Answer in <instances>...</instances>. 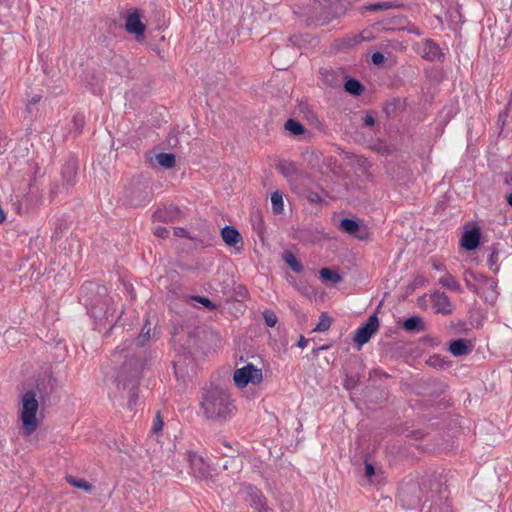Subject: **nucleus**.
I'll list each match as a JSON object with an SVG mask.
<instances>
[{
	"label": "nucleus",
	"mask_w": 512,
	"mask_h": 512,
	"mask_svg": "<svg viewBox=\"0 0 512 512\" xmlns=\"http://www.w3.org/2000/svg\"><path fill=\"white\" fill-rule=\"evenodd\" d=\"M402 329L409 333H418L424 331L425 325L423 319L420 316H411L404 320L402 323Z\"/></svg>",
	"instance_id": "393cba45"
},
{
	"label": "nucleus",
	"mask_w": 512,
	"mask_h": 512,
	"mask_svg": "<svg viewBox=\"0 0 512 512\" xmlns=\"http://www.w3.org/2000/svg\"><path fill=\"white\" fill-rule=\"evenodd\" d=\"M247 501L250 503V505L258 510H266V499L261 493L260 490L256 488H249Z\"/></svg>",
	"instance_id": "5701e85b"
},
{
	"label": "nucleus",
	"mask_w": 512,
	"mask_h": 512,
	"mask_svg": "<svg viewBox=\"0 0 512 512\" xmlns=\"http://www.w3.org/2000/svg\"><path fill=\"white\" fill-rule=\"evenodd\" d=\"M308 343V340L304 336H300V339L297 343V346L300 348H304Z\"/></svg>",
	"instance_id": "13d9d810"
},
{
	"label": "nucleus",
	"mask_w": 512,
	"mask_h": 512,
	"mask_svg": "<svg viewBox=\"0 0 512 512\" xmlns=\"http://www.w3.org/2000/svg\"><path fill=\"white\" fill-rule=\"evenodd\" d=\"M433 267H434L435 269H437V270H441L442 268H444V267H443V265H441V264H436V263H434V264H433Z\"/></svg>",
	"instance_id": "e2e57ef3"
},
{
	"label": "nucleus",
	"mask_w": 512,
	"mask_h": 512,
	"mask_svg": "<svg viewBox=\"0 0 512 512\" xmlns=\"http://www.w3.org/2000/svg\"><path fill=\"white\" fill-rule=\"evenodd\" d=\"M431 300L435 313L449 315L453 312L454 306L444 292L435 291L431 294Z\"/></svg>",
	"instance_id": "dca6fc26"
},
{
	"label": "nucleus",
	"mask_w": 512,
	"mask_h": 512,
	"mask_svg": "<svg viewBox=\"0 0 512 512\" xmlns=\"http://www.w3.org/2000/svg\"><path fill=\"white\" fill-rule=\"evenodd\" d=\"M223 444L228 449L226 452H223L224 456L235 458L239 454V450L230 446L228 442L224 441Z\"/></svg>",
	"instance_id": "49530a36"
},
{
	"label": "nucleus",
	"mask_w": 512,
	"mask_h": 512,
	"mask_svg": "<svg viewBox=\"0 0 512 512\" xmlns=\"http://www.w3.org/2000/svg\"><path fill=\"white\" fill-rule=\"evenodd\" d=\"M479 295L487 304L493 305L496 303L498 299V291H497V282L488 277L484 283H482L480 287V293H476Z\"/></svg>",
	"instance_id": "f3484780"
},
{
	"label": "nucleus",
	"mask_w": 512,
	"mask_h": 512,
	"mask_svg": "<svg viewBox=\"0 0 512 512\" xmlns=\"http://www.w3.org/2000/svg\"><path fill=\"white\" fill-rule=\"evenodd\" d=\"M374 149L381 155H388L391 152L390 148L383 142L375 144Z\"/></svg>",
	"instance_id": "09e8293b"
},
{
	"label": "nucleus",
	"mask_w": 512,
	"mask_h": 512,
	"mask_svg": "<svg viewBox=\"0 0 512 512\" xmlns=\"http://www.w3.org/2000/svg\"><path fill=\"white\" fill-rule=\"evenodd\" d=\"M235 385L239 388L246 387L249 383L257 385L262 382V370L249 363L236 369L233 376Z\"/></svg>",
	"instance_id": "423d86ee"
},
{
	"label": "nucleus",
	"mask_w": 512,
	"mask_h": 512,
	"mask_svg": "<svg viewBox=\"0 0 512 512\" xmlns=\"http://www.w3.org/2000/svg\"><path fill=\"white\" fill-rule=\"evenodd\" d=\"M328 347H329V346H327V345H323V346H321V347L314 348L312 353H313V355H314V356H317V355H318V353H319V351H321V350H326V349H328Z\"/></svg>",
	"instance_id": "bf43d9fd"
},
{
	"label": "nucleus",
	"mask_w": 512,
	"mask_h": 512,
	"mask_svg": "<svg viewBox=\"0 0 512 512\" xmlns=\"http://www.w3.org/2000/svg\"><path fill=\"white\" fill-rule=\"evenodd\" d=\"M127 203L138 207L148 204L152 199V189L149 185L136 182L132 183L126 193Z\"/></svg>",
	"instance_id": "6e6552de"
},
{
	"label": "nucleus",
	"mask_w": 512,
	"mask_h": 512,
	"mask_svg": "<svg viewBox=\"0 0 512 512\" xmlns=\"http://www.w3.org/2000/svg\"><path fill=\"white\" fill-rule=\"evenodd\" d=\"M378 328L379 319L376 313H374L373 315L369 316L367 321L356 330L355 336L353 338L354 342L359 346L364 345L370 340L372 335L377 332Z\"/></svg>",
	"instance_id": "9d476101"
},
{
	"label": "nucleus",
	"mask_w": 512,
	"mask_h": 512,
	"mask_svg": "<svg viewBox=\"0 0 512 512\" xmlns=\"http://www.w3.org/2000/svg\"><path fill=\"white\" fill-rule=\"evenodd\" d=\"M174 234L178 237L188 238V232L186 229L182 227H175L174 228Z\"/></svg>",
	"instance_id": "5fc2aeb1"
},
{
	"label": "nucleus",
	"mask_w": 512,
	"mask_h": 512,
	"mask_svg": "<svg viewBox=\"0 0 512 512\" xmlns=\"http://www.w3.org/2000/svg\"><path fill=\"white\" fill-rule=\"evenodd\" d=\"M194 299L209 310L216 308V305L207 297L195 296Z\"/></svg>",
	"instance_id": "a18cd8bd"
},
{
	"label": "nucleus",
	"mask_w": 512,
	"mask_h": 512,
	"mask_svg": "<svg viewBox=\"0 0 512 512\" xmlns=\"http://www.w3.org/2000/svg\"><path fill=\"white\" fill-rule=\"evenodd\" d=\"M221 237L223 241L231 247H236L237 244L242 243V236L234 226L226 225L223 227Z\"/></svg>",
	"instance_id": "412c9836"
},
{
	"label": "nucleus",
	"mask_w": 512,
	"mask_h": 512,
	"mask_svg": "<svg viewBox=\"0 0 512 512\" xmlns=\"http://www.w3.org/2000/svg\"><path fill=\"white\" fill-rule=\"evenodd\" d=\"M487 278L488 276L474 270H466L463 275L466 287L473 293H480V287Z\"/></svg>",
	"instance_id": "6ab92c4d"
},
{
	"label": "nucleus",
	"mask_w": 512,
	"mask_h": 512,
	"mask_svg": "<svg viewBox=\"0 0 512 512\" xmlns=\"http://www.w3.org/2000/svg\"><path fill=\"white\" fill-rule=\"evenodd\" d=\"M363 123L366 126H373L375 124V119L372 114H366L363 118Z\"/></svg>",
	"instance_id": "6e6d98bb"
},
{
	"label": "nucleus",
	"mask_w": 512,
	"mask_h": 512,
	"mask_svg": "<svg viewBox=\"0 0 512 512\" xmlns=\"http://www.w3.org/2000/svg\"><path fill=\"white\" fill-rule=\"evenodd\" d=\"M407 437H411V438H414V439H422L424 437V433L420 430H415V431H411Z\"/></svg>",
	"instance_id": "4d7b16f0"
},
{
	"label": "nucleus",
	"mask_w": 512,
	"mask_h": 512,
	"mask_svg": "<svg viewBox=\"0 0 512 512\" xmlns=\"http://www.w3.org/2000/svg\"><path fill=\"white\" fill-rule=\"evenodd\" d=\"M163 426H164V422H163V419H162V416H161V412L157 411V413L155 415V418L153 420V425L151 427V432L153 434H158L163 429Z\"/></svg>",
	"instance_id": "a19ab883"
},
{
	"label": "nucleus",
	"mask_w": 512,
	"mask_h": 512,
	"mask_svg": "<svg viewBox=\"0 0 512 512\" xmlns=\"http://www.w3.org/2000/svg\"><path fill=\"white\" fill-rule=\"evenodd\" d=\"M498 249L495 245H493L491 248H490V254L488 256V259H487V263H488V266L490 269H492L494 272H497L498 271V267H495L493 268L494 266H496L497 262H498Z\"/></svg>",
	"instance_id": "4c0bfd02"
},
{
	"label": "nucleus",
	"mask_w": 512,
	"mask_h": 512,
	"mask_svg": "<svg viewBox=\"0 0 512 512\" xmlns=\"http://www.w3.org/2000/svg\"><path fill=\"white\" fill-rule=\"evenodd\" d=\"M448 350L454 356H463L471 351V345L467 339L459 338L450 342Z\"/></svg>",
	"instance_id": "4be33fe9"
},
{
	"label": "nucleus",
	"mask_w": 512,
	"mask_h": 512,
	"mask_svg": "<svg viewBox=\"0 0 512 512\" xmlns=\"http://www.w3.org/2000/svg\"><path fill=\"white\" fill-rule=\"evenodd\" d=\"M364 470H365V476L370 479L372 476L375 475V468L372 463L365 460L364 462Z\"/></svg>",
	"instance_id": "3c124183"
},
{
	"label": "nucleus",
	"mask_w": 512,
	"mask_h": 512,
	"mask_svg": "<svg viewBox=\"0 0 512 512\" xmlns=\"http://www.w3.org/2000/svg\"><path fill=\"white\" fill-rule=\"evenodd\" d=\"M263 318H264L265 324L268 327H274L278 322V317L273 310H265L263 312Z\"/></svg>",
	"instance_id": "ea45409f"
},
{
	"label": "nucleus",
	"mask_w": 512,
	"mask_h": 512,
	"mask_svg": "<svg viewBox=\"0 0 512 512\" xmlns=\"http://www.w3.org/2000/svg\"><path fill=\"white\" fill-rule=\"evenodd\" d=\"M40 98H41L40 96H35V97H33V98L31 99V103L35 104V103L39 102V101H40Z\"/></svg>",
	"instance_id": "052dcab7"
},
{
	"label": "nucleus",
	"mask_w": 512,
	"mask_h": 512,
	"mask_svg": "<svg viewBox=\"0 0 512 512\" xmlns=\"http://www.w3.org/2000/svg\"><path fill=\"white\" fill-rule=\"evenodd\" d=\"M322 81L330 87H339L341 85V74L332 69H320Z\"/></svg>",
	"instance_id": "bb28decb"
},
{
	"label": "nucleus",
	"mask_w": 512,
	"mask_h": 512,
	"mask_svg": "<svg viewBox=\"0 0 512 512\" xmlns=\"http://www.w3.org/2000/svg\"><path fill=\"white\" fill-rule=\"evenodd\" d=\"M400 4L396 1H383L371 3L360 7V11L378 12L399 8Z\"/></svg>",
	"instance_id": "a878e982"
},
{
	"label": "nucleus",
	"mask_w": 512,
	"mask_h": 512,
	"mask_svg": "<svg viewBox=\"0 0 512 512\" xmlns=\"http://www.w3.org/2000/svg\"><path fill=\"white\" fill-rule=\"evenodd\" d=\"M144 363L137 357H130L120 367L115 383L121 398H127V407L133 409L138 401V389Z\"/></svg>",
	"instance_id": "f03ea898"
},
{
	"label": "nucleus",
	"mask_w": 512,
	"mask_h": 512,
	"mask_svg": "<svg viewBox=\"0 0 512 512\" xmlns=\"http://www.w3.org/2000/svg\"><path fill=\"white\" fill-rule=\"evenodd\" d=\"M439 283L443 287H445L453 292H456V293L462 292V287H461L460 283L455 279L454 276H452L449 273H445L443 276H441L439 278Z\"/></svg>",
	"instance_id": "c85d7f7f"
},
{
	"label": "nucleus",
	"mask_w": 512,
	"mask_h": 512,
	"mask_svg": "<svg viewBox=\"0 0 512 512\" xmlns=\"http://www.w3.org/2000/svg\"><path fill=\"white\" fill-rule=\"evenodd\" d=\"M285 130H287L293 136H299L305 132L304 125L295 119H288L284 124Z\"/></svg>",
	"instance_id": "2f4dec72"
},
{
	"label": "nucleus",
	"mask_w": 512,
	"mask_h": 512,
	"mask_svg": "<svg viewBox=\"0 0 512 512\" xmlns=\"http://www.w3.org/2000/svg\"><path fill=\"white\" fill-rule=\"evenodd\" d=\"M508 113H509V105H506V107L504 108L503 111H501L498 115V118H497V126L502 130L506 121H507V118H508Z\"/></svg>",
	"instance_id": "79ce46f5"
},
{
	"label": "nucleus",
	"mask_w": 512,
	"mask_h": 512,
	"mask_svg": "<svg viewBox=\"0 0 512 512\" xmlns=\"http://www.w3.org/2000/svg\"><path fill=\"white\" fill-rule=\"evenodd\" d=\"M507 202L512 207V192L507 196Z\"/></svg>",
	"instance_id": "680f3d73"
},
{
	"label": "nucleus",
	"mask_w": 512,
	"mask_h": 512,
	"mask_svg": "<svg viewBox=\"0 0 512 512\" xmlns=\"http://www.w3.org/2000/svg\"><path fill=\"white\" fill-rule=\"evenodd\" d=\"M306 198L311 204H320L323 202V198L315 191H308Z\"/></svg>",
	"instance_id": "c03bdc74"
},
{
	"label": "nucleus",
	"mask_w": 512,
	"mask_h": 512,
	"mask_svg": "<svg viewBox=\"0 0 512 512\" xmlns=\"http://www.w3.org/2000/svg\"><path fill=\"white\" fill-rule=\"evenodd\" d=\"M152 217L154 222L173 223L181 219L182 212L178 206L169 204L158 207Z\"/></svg>",
	"instance_id": "f8f14e48"
},
{
	"label": "nucleus",
	"mask_w": 512,
	"mask_h": 512,
	"mask_svg": "<svg viewBox=\"0 0 512 512\" xmlns=\"http://www.w3.org/2000/svg\"><path fill=\"white\" fill-rule=\"evenodd\" d=\"M154 235L159 238H166L169 235V230L166 227L163 226H157L154 229Z\"/></svg>",
	"instance_id": "8fccbe9b"
},
{
	"label": "nucleus",
	"mask_w": 512,
	"mask_h": 512,
	"mask_svg": "<svg viewBox=\"0 0 512 512\" xmlns=\"http://www.w3.org/2000/svg\"><path fill=\"white\" fill-rule=\"evenodd\" d=\"M320 277L324 281H330L332 283H339L342 280L341 275L329 268H322L320 270Z\"/></svg>",
	"instance_id": "f704fd0d"
},
{
	"label": "nucleus",
	"mask_w": 512,
	"mask_h": 512,
	"mask_svg": "<svg viewBox=\"0 0 512 512\" xmlns=\"http://www.w3.org/2000/svg\"><path fill=\"white\" fill-rule=\"evenodd\" d=\"M481 232L478 227H473L463 233L461 246L467 251L475 250L480 244Z\"/></svg>",
	"instance_id": "aec40b11"
},
{
	"label": "nucleus",
	"mask_w": 512,
	"mask_h": 512,
	"mask_svg": "<svg viewBox=\"0 0 512 512\" xmlns=\"http://www.w3.org/2000/svg\"><path fill=\"white\" fill-rule=\"evenodd\" d=\"M276 169L286 178L298 174V167L294 162L281 160L276 164Z\"/></svg>",
	"instance_id": "cd10ccee"
},
{
	"label": "nucleus",
	"mask_w": 512,
	"mask_h": 512,
	"mask_svg": "<svg viewBox=\"0 0 512 512\" xmlns=\"http://www.w3.org/2000/svg\"><path fill=\"white\" fill-rule=\"evenodd\" d=\"M427 363L432 366V367H440L442 368L443 367V361L442 359L439 357V356H432L429 358V360L427 361Z\"/></svg>",
	"instance_id": "603ef678"
},
{
	"label": "nucleus",
	"mask_w": 512,
	"mask_h": 512,
	"mask_svg": "<svg viewBox=\"0 0 512 512\" xmlns=\"http://www.w3.org/2000/svg\"><path fill=\"white\" fill-rule=\"evenodd\" d=\"M418 52L421 57L428 61H442L444 53L439 45L432 39H426L419 45Z\"/></svg>",
	"instance_id": "ddd939ff"
},
{
	"label": "nucleus",
	"mask_w": 512,
	"mask_h": 512,
	"mask_svg": "<svg viewBox=\"0 0 512 512\" xmlns=\"http://www.w3.org/2000/svg\"><path fill=\"white\" fill-rule=\"evenodd\" d=\"M272 210L275 214L282 213L284 209L283 195L280 191H275L271 194Z\"/></svg>",
	"instance_id": "72a5a7b5"
},
{
	"label": "nucleus",
	"mask_w": 512,
	"mask_h": 512,
	"mask_svg": "<svg viewBox=\"0 0 512 512\" xmlns=\"http://www.w3.org/2000/svg\"><path fill=\"white\" fill-rule=\"evenodd\" d=\"M398 496L403 507L413 509L422 499V487L415 482L407 483L400 487Z\"/></svg>",
	"instance_id": "1a4fd4ad"
},
{
	"label": "nucleus",
	"mask_w": 512,
	"mask_h": 512,
	"mask_svg": "<svg viewBox=\"0 0 512 512\" xmlns=\"http://www.w3.org/2000/svg\"><path fill=\"white\" fill-rule=\"evenodd\" d=\"M158 164L164 168H172L175 166V155L172 153H159L156 155Z\"/></svg>",
	"instance_id": "473e14b6"
},
{
	"label": "nucleus",
	"mask_w": 512,
	"mask_h": 512,
	"mask_svg": "<svg viewBox=\"0 0 512 512\" xmlns=\"http://www.w3.org/2000/svg\"><path fill=\"white\" fill-rule=\"evenodd\" d=\"M67 482L73 487L83 489L85 491H91L93 486L91 483L87 482L82 478H75L71 475L66 477Z\"/></svg>",
	"instance_id": "c9c22d12"
},
{
	"label": "nucleus",
	"mask_w": 512,
	"mask_h": 512,
	"mask_svg": "<svg viewBox=\"0 0 512 512\" xmlns=\"http://www.w3.org/2000/svg\"><path fill=\"white\" fill-rule=\"evenodd\" d=\"M343 369L345 372L343 386L346 390L351 391L358 386L364 376V365L358 357L354 356Z\"/></svg>",
	"instance_id": "0eeeda50"
},
{
	"label": "nucleus",
	"mask_w": 512,
	"mask_h": 512,
	"mask_svg": "<svg viewBox=\"0 0 512 512\" xmlns=\"http://www.w3.org/2000/svg\"><path fill=\"white\" fill-rule=\"evenodd\" d=\"M282 260L295 273H301L304 269L303 265L297 260L296 256L291 251H285L282 254Z\"/></svg>",
	"instance_id": "7c9ffc66"
},
{
	"label": "nucleus",
	"mask_w": 512,
	"mask_h": 512,
	"mask_svg": "<svg viewBox=\"0 0 512 512\" xmlns=\"http://www.w3.org/2000/svg\"><path fill=\"white\" fill-rule=\"evenodd\" d=\"M172 343L177 352V358L173 361L177 378H183L188 372V366L193 363L192 348L196 345V336L192 331L174 328Z\"/></svg>",
	"instance_id": "20e7f679"
},
{
	"label": "nucleus",
	"mask_w": 512,
	"mask_h": 512,
	"mask_svg": "<svg viewBox=\"0 0 512 512\" xmlns=\"http://www.w3.org/2000/svg\"><path fill=\"white\" fill-rule=\"evenodd\" d=\"M188 460L190 463L191 473L195 478L207 480L211 477L210 466L205 462L202 456L196 453H189Z\"/></svg>",
	"instance_id": "9b49d317"
},
{
	"label": "nucleus",
	"mask_w": 512,
	"mask_h": 512,
	"mask_svg": "<svg viewBox=\"0 0 512 512\" xmlns=\"http://www.w3.org/2000/svg\"><path fill=\"white\" fill-rule=\"evenodd\" d=\"M81 299L98 325L108 324L110 329L113 327L115 317L111 308L112 299L104 285L86 282L81 287Z\"/></svg>",
	"instance_id": "f257e3e1"
},
{
	"label": "nucleus",
	"mask_w": 512,
	"mask_h": 512,
	"mask_svg": "<svg viewBox=\"0 0 512 512\" xmlns=\"http://www.w3.org/2000/svg\"><path fill=\"white\" fill-rule=\"evenodd\" d=\"M258 218V221H259V224L262 222V218L260 216L257 217Z\"/></svg>",
	"instance_id": "774afa93"
},
{
	"label": "nucleus",
	"mask_w": 512,
	"mask_h": 512,
	"mask_svg": "<svg viewBox=\"0 0 512 512\" xmlns=\"http://www.w3.org/2000/svg\"><path fill=\"white\" fill-rule=\"evenodd\" d=\"M125 29L130 34L135 35V38L143 40L145 38V24L140 19V14L137 9L133 10L127 15Z\"/></svg>",
	"instance_id": "4468645a"
},
{
	"label": "nucleus",
	"mask_w": 512,
	"mask_h": 512,
	"mask_svg": "<svg viewBox=\"0 0 512 512\" xmlns=\"http://www.w3.org/2000/svg\"><path fill=\"white\" fill-rule=\"evenodd\" d=\"M344 89L353 96H360L364 92L363 84L355 78H347Z\"/></svg>",
	"instance_id": "c756f323"
},
{
	"label": "nucleus",
	"mask_w": 512,
	"mask_h": 512,
	"mask_svg": "<svg viewBox=\"0 0 512 512\" xmlns=\"http://www.w3.org/2000/svg\"><path fill=\"white\" fill-rule=\"evenodd\" d=\"M371 60L373 62V64L375 65H382L385 63L386 61V58L385 56L383 55V53L377 51V52H374L371 56Z\"/></svg>",
	"instance_id": "de8ad7c7"
},
{
	"label": "nucleus",
	"mask_w": 512,
	"mask_h": 512,
	"mask_svg": "<svg viewBox=\"0 0 512 512\" xmlns=\"http://www.w3.org/2000/svg\"><path fill=\"white\" fill-rule=\"evenodd\" d=\"M223 469H224V470H227V469H228V464H227V463H225V464L223 465Z\"/></svg>",
	"instance_id": "338daca9"
},
{
	"label": "nucleus",
	"mask_w": 512,
	"mask_h": 512,
	"mask_svg": "<svg viewBox=\"0 0 512 512\" xmlns=\"http://www.w3.org/2000/svg\"><path fill=\"white\" fill-rule=\"evenodd\" d=\"M511 104H512V90H511V93H510V100H509V103L507 105H509V107H510Z\"/></svg>",
	"instance_id": "69168bd1"
},
{
	"label": "nucleus",
	"mask_w": 512,
	"mask_h": 512,
	"mask_svg": "<svg viewBox=\"0 0 512 512\" xmlns=\"http://www.w3.org/2000/svg\"><path fill=\"white\" fill-rule=\"evenodd\" d=\"M44 381H45V379H43L41 382H39V383L37 384V389H38V391H39V392H41V391H42V390H41V386H42V384H43V382H44Z\"/></svg>",
	"instance_id": "0e129e2a"
},
{
	"label": "nucleus",
	"mask_w": 512,
	"mask_h": 512,
	"mask_svg": "<svg viewBox=\"0 0 512 512\" xmlns=\"http://www.w3.org/2000/svg\"><path fill=\"white\" fill-rule=\"evenodd\" d=\"M339 228L341 231L354 236L359 240H365L368 238V231L365 228H361L359 222L355 219L344 218L341 220Z\"/></svg>",
	"instance_id": "2eb2a0df"
},
{
	"label": "nucleus",
	"mask_w": 512,
	"mask_h": 512,
	"mask_svg": "<svg viewBox=\"0 0 512 512\" xmlns=\"http://www.w3.org/2000/svg\"><path fill=\"white\" fill-rule=\"evenodd\" d=\"M150 326L148 323H146L141 331V333L138 335V337L136 338V344L138 346H144L146 344V342L149 340L150 338Z\"/></svg>",
	"instance_id": "58836bf2"
},
{
	"label": "nucleus",
	"mask_w": 512,
	"mask_h": 512,
	"mask_svg": "<svg viewBox=\"0 0 512 512\" xmlns=\"http://www.w3.org/2000/svg\"><path fill=\"white\" fill-rule=\"evenodd\" d=\"M332 323V319L327 315V313H322L319 318V322L314 327L313 331L315 332H325L327 331Z\"/></svg>",
	"instance_id": "e433bc0d"
},
{
	"label": "nucleus",
	"mask_w": 512,
	"mask_h": 512,
	"mask_svg": "<svg viewBox=\"0 0 512 512\" xmlns=\"http://www.w3.org/2000/svg\"><path fill=\"white\" fill-rule=\"evenodd\" d=\"M39 408L36 393L34 391H27L22 396V410L21 420L23 431L26 435H31L38 428V420L36 414Z\"/></svg>",
	"instance_id": "39448f33"
},
{
	"label": "nucleus",
	"mask_w": 512,
	"mask_h": 512,
	"mask_svg": "<svg viewBox=\"0 0 512 512\" xmlns=\"http://www.w3.org/2000/svg\"><path fill=\"white\" fill-rule=\"evenodd\" d=\"M200 406L205 416L212 420H227L235 409L229 392L218 386H210L204 390Z\"/></svg>",
	"instance_id": "7ed1b4c3"
},
{
	"label": "nucleus",
	"mask_w": 512,
	"mask_h": 512,
	"mask_svg": "<svg viewBox=\"0 0 512 512\" xmlns=\"http://www.w3.org/2000/svg\"><path fill=\"white\" fill-rule=\"evenodd\" d=\"M77 170L78 163L75 159L71 158L64 163L61 169V178L63 181V186L69 188L75 184Z\"/></svg>",
	"instance_id": "a211bd4d"
},
{
	"label": "nucleus",
	"mask_w": 512,
	"mask_h": 512,
	"mask_svg": "<svg viewBox=\"0 0 512 512\" xmlns=\"http://www.w3.org/2000/svg\"><path fill=\"white\" fill-rule=\"evenodd\" d=\"M73 125L75 127V130L77 133H80L84 127V124H85V120H84V116L81 115V114H76L74 117H73Z\"/></svg>",
	"instance_id": "37998d69"
},
{
	"label": "nucleus",
	"mask_w": 512,
	"mask_h": 512,
	"mask_svg": "<svg viewBox=\"0 0 512 512\" xmlns=\"http://www.w3.org/2000/svg\"><path fill=\"white\" fill-rule=\"evenodd\" d=\"M421 512H453L451 505L442 499H437L427 504V500L421 506Z\"/></svg>",
	"instance_id": "b1692460"
},
{
	"label": "nucleus",
	"mask_w": 512,
	"mask_h": 512,
	"mask_svg": "<svg viewBox=\"0 0 512 512\" xmlns=\"http://www.w3.org/2000/svg\"><path fill=\"white\" fill-rule=\"evenodd\" d=\"M47 385L49 386L50 392H53L57 387V379L51 375L47 376Z\"/></svg>",
	"instance_id": "864d4df0"
}]
</instances>
